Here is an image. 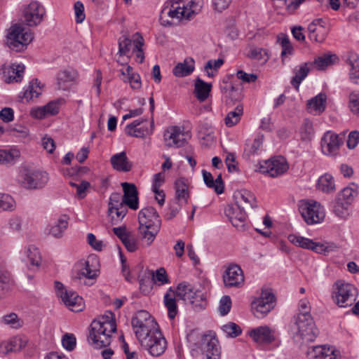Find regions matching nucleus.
Masks as SVG:
<instances>
[{
    "label": "nucleus",
    "instance_id": "f257e3e1",
    "mask_svg": "<svg viewBox=\"0 0 359 359\" xmlns=\"http://www.w3.org/2000/svg\"><path fill=\"white\" fill-rule=\"evenodd\" d=\"M201 7L199 0H168L161 12L159 20L163 26H171L175 24L174 19H189Z\"/></svg>",
    "mask_w": 359,
    "mask_h": 359
},
{
    "label": "nucleus",
    "instance_id": "f03ea898",
    "mask_svg": "<svg viewBox=\"0 0 359 359\" xmlns=\"http://www.w3.org/2000/svg\"><path fill=\"white\" fill-rule=\"evenodd\" d=\"M111 311L94 320L90 324L88 341L94 348H102L110 345L111 334L116 331V323Z\"/></svg>",
    "mask_w": 359,
    "mask_h": 359
},
{
    "label": "nucleus",
    "instance_id": "7ed1b4c3",
    "mask_svg": "<svg viewBox=\"0 0 359 359\" xmlns=\"http://www.w3.org/2000/svg\"><path fill=\"white\" fill-rule=\"evenodd\" d=\"M138 236L150 246L161 226V219L156 210L151 206L142 208L138 215Z\"/></svg>",
    "mask_w": 359,
    "mask_h": 359
},
{
    "label": "nucleus",
    "instance_id": "20e7f679",
    "mask_svg": "<svg viewBox=\"0 0 359 359\" xmlns=\"http://www.w3.org/2000/svg\"><path fill=\"white\" fill-rule=\"evenodd\" d=\"M291 331L294 342L299 347L313 342L319 333L311 315L307 313L297 314L294 317Z\"/></svg>",
    "mask_w": 359,
    "mask_h": 359
},
{
    "label": "nucleus",
    "instance_id": "39448f33",
    "mask_svg": "<svg viewBox=\"0 0 359 359\" xmlns=\"http://www.w3.org/2000/svg\"><path fill=\"white\" fill-rule=\"evenodd\" d=\"M49 174L44 170L22 168L18 175L19 185L27 190H41L48 183Z\"/></svg>",
    "mask_w": 359,
    "mask_h": 359
},
{
    "label": "nucleus",
    "instance_id": "423d86ee",
    "mask_svg": "<svg viewBox=\"0 0 359 359\" xmlns=\"http://www.w3.org/2000/svg\"><path fill=\"white\" fill-rule=\"evenodd\" d=\"M34 39V32L26 30L25 27L15 23L8 29L6 35L5 44L15 52L24 51Z\"/></svg>",
    "mask_w": 359,
    "mask_h": 359
},
{
    "label": "nucleus",
    "instance_id": "0eeeda50",
    "mask_svg": "<svg viewBox=\"0 0 359 359\" xmlns=\"http://www.w3.org/2000/svg\"><path fill=\"white\" fill-rule=\"evenodd\" d=\"M299 211L307 224L320 223L325 218V210L320 203L313 200L299 202Z\"/></svg>",
    "mask_w": 359,
    "mask_h": 359
},
{
    "label": "nucleus",
    "instance_id": "6e6552de",
    "mask_svg": "<svg viewBox=\"0 0 359 359\" xmlns=\"http://www.w3.org/2000/svg\"><path fill=\"white\" fill-rule=\"evenodd\" d=\"M46 16L43 5L38 1H32L22 10V19L25 25L30 27L39 25Z\"/></svg>",
    "mask_w": 359,
    "mask_h": 359
},
{
    "label": "nucleus",
    "instance_id": "1a4fd4ad",
    "mask_svg": "<svg viewBox=\"0 0 359 359\" xmlns=\"http://www.w3.org/2000/svg\"><path fill=\"white\" fill-rule=\"evenodd\" d=\"M276 297L271 289H263L260 297L251 303L252 311L258 318H263L275 306Z\"/></svg>",
    "mask_w": 359,
    "mask_h": 359
},
{
    "label": "nucleus",
    "instance_id": "9d476101",
    "mask_svg": "<svg viewBox=\"0 0 359 359\" xmlns=\"http://www.w3.org/2000/svg\"><path fill=\"white\" fill-rule=\"evenodd\" d=\"M337 292L334 294L336 304L340 307L351 306L355 301L356 288L352 284L339 280L335 283Z\"/></svg>",
    "mask_w": 359,
    "mask_h": 359
},
{
    "label": "nucleus",
    "instance_id": "9b49d317",
    "mask_svg": "<svg viewBox=\"0 0 359 359\" xmlns=\"http://www.w3.org/2000/svg\"><path fill=\"white\" fill-rule=\"evenodd\" d=\"M199 348L203 355V359H220L221 348L219 341L213 334L202 336Z\"/></svg>",
    "mask_w": 359,
    "mask_h": 359
},
{
    "label": "nucleus",
    "instance_id": "f8f14e48",
    "mask_svg": "<svg viewBox=\"0 0 359 359\" xmlns=\"http://www.w3.org/2000/svg\"><path fill=\"white\" fill-rule=\"evenodd\" d=\"M224 285L226 287H241L245 282L243 271L237 264L229 265L222 275Z\"/></svg>",
    "mask_w": 359,
    "mask_h": 359
},
{
    "label": "nucleus",
    "instance_id": "ddd939ff",
    "mask_svg": "<svg viewBox=\"0 0 359 359\" xmlns=\"http://www.w3.org/2000/svg\"><path fill=\"white\" fill-rule=\"evenodd\" d=\"M141 346L144 348L153 356L161 355L165 350L167 341L158 330L154 334L144 339L140 342Z\"/></svg>",
    "mask_w": 359,
    "mask_h": 359
},
{
    "label": "nucleus",
    "instance_id": "4468645a",
    "mask_svg": "<svg viewBox=\"0 0 359 359\" xmlns=\"http://www.w3.org/2000/svg\"><path fill=\"white\" fill-rule=\"evenodd\" d=\"M187 135L178 126L169 127L164 133V142L168 147H180L187 143Z\"/></svg>",
    "mask_w": 359,
    "mask_h": 359
},
{
    "label": "nucleus",
    "instance_id": "2eb2a0df",
    "mask_svg": "<svg viewBox=\"0 0 359 359\" xmlns=\"http://www.w3.org/2000/svg\"><path fill=\"white\" fill-rule=\"evenodd\" d=\"M321 149L326 155H336L342 144L339 135L331 131L326 132L321 138Z\"/></svg>",
    "mask_w": 359,
    "mask_h": 359
},
{
    "label": "nucleus",
    "instance_id": "dca6fc26",
    "mask_svg": "<svg viewBox=\"0 0 359 359\" xmlns=\"http://www.w3.org/2000/svg\"><path fill=\"white\" fill-rule=\"evenodd\" d=\"M123 203L130 209L136 210L139 208L138 191L135 184L122 182Z\"/></svg>",
    "mask_w": 359,
    "mask_h": 359
},
{
    "label": "nucleus",
    "instance_id": "f3484780",
    "mask_svg": "<svg viewBox=\"0 0 359 359\" xmlns=\"http://www.w3.org/2000/svg\"><path fill=\"white\" fill-rule=\"evenodd\" d=\"M60 297L65 304L74 312H79L83 309V298L72 290H65L61 292Z\"/></svg>",
    "mask_w": 359,
    "mask_h": 359
},
{
    "label": "nucleus",
    "instance_id": "a211bd4d",
    "mask_svg": "<svg viewBox=\"0 0 359 359\" xmlns=\"http://www.w3.org/2000/svg\"><path fill=\"white\" fill-rule=\"evenodd\" d=\"M225 214L235 227L244 226L247 217L245 207L238 208L237 204H236V206L228 205L225 209Z\"/></svg>",
    "mask_w": 359,
    "mask_h": 359
},
{
    "label": "nucleus",
    "instance_id": "6ab92c4d",
    "mask_svg": "<svg viewBox=\"0 0 359 359\" xmlns=\"http://www.w3.org/2000/svg\"><path fill=\"white\" fill-rule=\"evenodd\" d=\"M25 67L23 65L12 64L11 66H3L4 81L7 83L20 82L23 78Z\"/></svg>",
    "mask_w": 359,
    "mask_h": 359
},
{
    "label": "nucleus",
    "instance_id": "aec40b11",
    "mask_svg": "<svg viewBox=\"0 0 359 359\" xmlns=\"http://www.w3.org/2000/svg\"><path fill=\"white\" fill-rule=\"evenodd\" d=\"M265 168L264 172H266L272 177H276L287 170L288 165L283 158H273L265 162Z\"/></svg>",
    "mask_w": 359,
    "mask_h": 359
},
{
    "label": "nucleus",
    "instance_id": "412c9836",
    "mask_svg": "<svg viewBox=\"0 0 359 359\" xmlns=\"http://www.w3.org/2000/svg\"><path fill=\"white\" fill-rule=\"evenodd\" d=\"M77 76V72L73 69L60 71L57 76L58 88L63 90H69L74 84Z\"/></svg>",
    "mask_w": 359,
    "mask_h": 359
},
{
    "label": "nucleus",
    "instance_id": "4be33fe9",
    "mask_svg": "<svg viewBox=\"0 0 359 359\" xmlns=\"http://www.w3.org/2000/svg\"><path fill=\"white\" fill-rule=\"evenodd\" d=\"M110 163L112 168L119 172H127L133 168V163L128 160L125 151L111 156Z\"/></svg>",
    "mask_w": 359,
    "mask_h": 359
},
{
    "label": "nucleus",
    "instance_id": "5701e85b",
    "mask_svg": "<svg viewBox=\"0 0 359 359\" xmlns=\"http://www.w3.org/2000/svg\"><path fill=\"white\" fill-rule=\"evenodd\" d=\"M236 203L238 205V208L245 207V208H257V201L255 196L249 191L242 190L234 194Z\"/></svg>",
    "mask_w": 359,
    "mask_h": 359
},
{
    "label": "nucleus",
    "instance_id": "b1692460",
    "mask_svg": "<svg viewBox=\"0 0 359 359\" xmlns=\"http://www.w3.org/2000/svg\"><path fill=\"white\" fill-rule=\"evenodd\" d=\"M250 336L257 343H271L274 340L269 327H259L250 331Z\"/></svg>",
    "mask_w": 359,
    "mask_h": 359
},
{
    "label": "nucleus",
    "instance_id": "393cba45",
    "mask_svg": "<svg viewBox=\"0 0 359 359\" xmlns=\"http://www.w3.org/2000/svg\"><path fill=\"white\" fill-rule=\"evenodd\" d=\"M194 63L192 57H186L183 62H180L174 67L172 73L177 77L189 76L194 71Z\"/></svg>",
    "mask_w": 359,
    "mask_h": 359
},
{
    "label": "nucleus",
    "instance_id": "a878e982",
    "mask_svg": "<svg viewBox=\"0 0 359 359\" xmlns=\"http://www.w3.org/2000/svg\"><path fill=\"white\" fill-rule=\"evenodd\" d=\"M198 290H195L190 283L182 282L177 285L175 294L180 299L183 300L186 304H188Z\"/></svg>",
    "mask_w": 359,
    "mask_h": 359
},
{
    "label": "nucleus",
    "instance_id": "bb28decb",
    "mask_svg": "<svg viewBox=\"0 0 359 359\" xmlns=\"http://www.w3.org/2000/svg\"><path fill=\"white\" fill-rule=\"evenodd\" d=\"M27 344V341L20 337H14L8 341L4 342L0 345V351L3 353L10 352H16L20 351Z\"/></svg>",
    "mask_w": 359,
    "mask_h": 359
},
{
    "label": "nucleus",
    "instance_id": "cd10ccee",
    "mask_svg": "<svg viewBox=\"0 0 359 359\" xmlns=\"http://www.w3.org/2000/svg\"><path fill=\"white\" fill-rule=\"evenodd\" d=\"M97 262V259L95 257L88 258L85 262V266L80 271L77 273L75 278L82 279L83 278L88 279H95L98 275V270L95 268L93 269L94 263Z\"/></svg>",
    "mask_w": 359,
    "mask_h": 359
},
{
    "label": "nucleus",
    "instance_id": "c85d7f7f",
    "mask_svg": "<svg viewBox=\"0 0 359 359\" xmlns=\"http://www.w3.org/2000/svg\"><path fill=\"white\" fill-rule=\"evenodd\" d=\"M323 24H325V22L321 18H318L315 19L309 25V37L311 41L321 43L325 40L324 33L316 34V31H321L323 29Z\"/></svg>",
    "mask_w": 359,
    "mask_h": 359
},
{
    "label": "nucleus",
    "instance_id": "c756f323",
    "mask_svg": "<svg viewBox=\"0 0 359 359\" xmlns=\"http://www.w3.org/2000/svg\"><path fill=\"white\" fill-rule=\"evenodd\" d=\"M212 89V84L197 78L194 84V94L200 102H204L208 97Z\"/></svg>",
    "mask_w": 359,
    "mask_h": 359
},
{
    "label": "nucleus",
    "instance_id": "7c9ffc66",
    "mask_svg": "<svg viewBox=\"0 0 359 359\" xmlns=\"http://www.w3.org/2000/svg\"><path fill=\"white\" fill-rule=\"evenodd\" d=\"M135 334L139 342H142L144 339L154 334V332L158 331L157 324H144L140 327H132Z\"/></svg>",
    "mask_w": 359,
    "mask_h": 359
},
{
    "label": "nucleus",
    "instance_id": "2f4dec72",
    "mask_svg": "<svg viewBox=\"0 0 359 359\" xmlns=\"http://www.w3.org/2000/svg\"><path fill=\"white\" fill-rule=\"evenodd\" d=\"M310 69L309 67V63L304 62L294 69L293 72L294 76L291 80V84L293 87L298 90L302 81L307 76L309 73Z\"/></svg>",
    "mask_w": 359,
    "mask_h": 359
},
{
    "label": "nucleus",
    "instance_id": "473e14b6",
    "mask_svg": "<svg viewBox=\"0 0 359 359\" xmlns=\"http://www.w3.org/2000/svg\"><path fill=\"white\" fill-rule=\"evenodd\" d=\"M358 194V186L352 183L348 187L344 188L340 193L338 194L337 198L345 203V205H351L354 198Z\"/></svg>",
    "mask_w": 359,
    "mask_h": 359
},
{
    "label": "nucleus",
    "instance_id": "72a5a7b5",
    "mask_svg": "<svg viewBox=\"0 0 359 359\" xmlns=\"http://www.w3.org/2000/svg\"><path fill=\"white\" fill-rule=\"evenodd\" d=\"M13 282L11 274L0 269V300L11 290Z\"/></svg>",
    "mask_w": 359,
    "mask_h": 359
},
{
    "label": "nucleus",
    "instance_id": "f704fd0d",
    "mask_svg": "<svg viewBox=\"0 0 359 359\" xmlns=\"http://www.w3.org/2000/svg\"><path fill=\"white\" fill-rule=\"evenodd\" d=\"M41 94V82L38 79H35L31 81L28 86L25 88L23 92V95L20 96V98H25L27 101L33 99L34 97H38Z\"/></svg>",
    "mask_w": 359,
    "mask_h": 359
},
{
    "label": "nucleus",
    "instance_id": "c9c22d12",
    "mask_svg": "<svg viewBox=\"0 0 359 359\" xmlns=\"http://www.w3.org/2000/svg\"><path fill=\"white\" fill-rule=\"evenodd\" d=\"M175 295V292L170 287L164 296V304L168 309V316L170 319H174L177 313V306Z\"/></svg>",
    "mask_w": 359,
    "mask_h": 359
},
{
    "label": "nucleus",
    "instance_id": "e433bc0d",
    "mask_svg": "<svg viewBox=\"0 0 359 359\" xmlns=\"http://www.w3.org/2000/svg\"><path fill=\"white\" fill-rule=\"evenodd\" d=\"M144 324H157L151 315L144 310L137 311L132 318V327H140Z\"/></svg>",
    "mask_w": 359,
    "mask_h": 359
},
{
    "label": "nucleus",
    "instance_id": "4c0bfd02",
    "mask_svg": "<svg viewBox=\"0 0 359 359\" xmlns=\"http://www.w3.org/2000/svg\"><path fill=\"white\" fill-rule=\"evenodd\" d=\"M165 181V176L163 172H158L154 175L153 184H152V191L156 194L161 196V198L158 199L156 198L158 203L160 205H163L165 203V194L163 190L160 189V187L162 186Z\"/></svg>",
    "mask_w": 359,
    "mask_h": 359
},
{
    "label": "nucleus",
    "instance_id": "58836bf2",
    "mask_svg": "<svg viewBox=\"0 0 359 359\" xmlns=\"http://www.w3.org/2000/svg\"><path fill=\"white\" fill-rule=\"evenodd\" d=\"M68 226V218L67 216L60 217L57 221L53 224L49 229V234L56 238H60L63 236L64 231Z\"/></svg>",
    "mask_w": 359,
    "mask_h": 359
},
{
    "label": "nucleus",
    "instance_id": "ea45409f",
    "mask_svg": "<svg viewBox=\"0 0 359 359\" xmlns=\"http://www.w3.org/2000/svg\"><path fill=\"white\" fill-rule=\"evenodd\" d=\"M317 188L325 193L334 191L335 190V184L333 177L329 174H325L321 176L318 180Z\"/></svg>",
    "mask_w": 359,
    "mask_h": 359
},
{
    "label": "nucleus",
    "instance_id": "a19ab883",
    "mask_svg": "<svg viewBox=\"0 0 359 359\" xmlns=\"http://www.w3.org/2000/svg\"><path fill=\"white\" fill-rule=\"evenodd\" d=\"M175 188V198L174 200L180 203L184 202V203H187L189 198V191L188 187L184 181L182 179L176 180Z\"/></svg>",
    "mask_w": 359,
    "mask_h": 359
},
{
    "label": "nucleus",
    "instance_id": "79ce46f5",
    "mask_svg": "<svg viewBox=\"0 0 359 359\" xmlns=\"http://www.w3.org/2000/svg\"><path fill=\"white\" fill-rule=\"evenodd\" d=\"M327 97L325 94L320 93L308 102V107L318 113H322L325 109Z\"/></svg>",
    "mask_w": 359,
    "mask_h": 359
},
{
    "label": "nucleus",
    "instance_id": "37998d69",
    "mask_svg": "<svg viewBox=\"0 0 359 359\" xmlns=\"http://www.w3.org/2000/svg\"><path fill=\"white\" fill-rule=\"evenodd\" d=\"M25 253L30 266L36 267H39L40 266L41 257L37 248L34 245H29L26 249Z\"/></svg>",
    "mask_w": 359,
    "mask_h": 359
},
{
    "label": "nucleus",
    "instance_id": "c03bdc74",
    "mask_svg": "<svg viewBox=\"0 0 359 359\" xmlns=\"http://www.w3.org/2000/svg\"><path fill=\"white\" fill-rule=\"evenodd\" d=\"M243 111V106L238 105L233 111H231L227 114L224 119L225 124L228 127H232L237 124L241 120Z\"/></svg>",
    "mask_w": 359,
    "mask_h": 359
},
{
    "label": "nucleus",
    "instance_id": "a18cd8bd",
    "mask_svg": "<svg viewBox=\"0 0 359 359\" xmlns=\"http://www.w3.org/2000/svg\"><path fill=\"white\" fill-rule=\"evenodd\" d=\"M194 298L189 301L188 304L191 306V308L196 311L204 309L207 305L206 298L204 294L198 290L193 297Z\"/></svg>",
    "mask_w": 359,
    "mask_h": 359
},
{
    "label": "nucleus",
    "instance_id": "49530a36",
    "mask_svg": "<svg viewBox=\"0 0 359 359\" xmlns=\"http://www.w3.org/2000/svg\"><path fill=\"white\" fill-rule=\"evenodd\" d=\"M348 64L351 66L349 77L354 83L359 79V57L356 54H351L348 58Z\"/></svg>",
    "mask_w": 359,
    "mask_h": 359
},
{
    "label": "nucleus",
    "instance_id": "de8ad7c7",
    "mask_svg": "<svg viewBox=\"0 0 359 359\" xmlns=\"http://www.w3.org/2000/svg\"><path fill=\"white\" fill-rule=\"evenodd\" d=\"M262 144V139L259 137H256L250 144H246L244 150L243 156L250 160V158L257 154Z\"/></svg>",
    "mask_w": 359,
    "mask_h": 359
},
{
    "label": "nucleus",
    "instance_id": "09e8293b",
    "mask_svg": "<svg viewBox=\"0 0 359 359\" xmlns=\"http://www.w3.org/2000/svg\"><path fill=\"white\" fill-rule=\"evenodd\" d=\"M123 196L118 192H114L109 197L108 203V215L114 214V209H118V207L125 206L123 203Z\"/></svg>",
    "mask_w": 359,
    "mask_h": 359
},
{
    "label": "nucleus",
    "instance_id": "8fccbe9b",
    "mask_svg": "<svg viewBox=\"0 0 359 359\" xmlns=\"http://www.w3.org/2000/svg\"><path fill=\"white\" fill-rule=\"evenodd\" d=\"M287 238L291 243L304 249L309 250L311 245L313 244V241L312 240L295 234H290Z\"/></svg>",
    "mask_w": 359,
    "mask_h": 359
},
{
    "label": "nucleus",
    "instance_id": "3c124183",
    "mask_svg": "<svg viewBox=\"0 0 359 359\" xmlns=\"http://www.w3.org/2000/svg\"><path fill=\"white\" fill-rule=\"evenodd\" d=\"M15 207V202L12 196L6 194H0V212L12 211Z\"/></svg>",
    "mask_w": 359,
    "mask_h": 359
},
{
    "label": "nucleus",
    "instance_id": "603ef678",
    "mask_svg": "<svg viewBox=\"0 0 359 359\" xmlns=\"http://www.w3.org/2000/svg\"><path fill=\"white\" fill-rule=\"evenodd\" d=\"M1 322L15 329L21 327L23 324V321L20 319L15 313H11L4 316L1 319Z\"/></svg>",
    "mask_w": 359,
    "mask_h": 359
},
{
    "label": "nucleus",
    "instance_id": "864d4df0",
    "mask_svg": "<svg viewBox=\"0 0 359 359\" xmlns=\"http://www.w3.org/2000/svg\"><path fill=\"white\" fill-rule=\"evenodd\" d=\"M349 205L348 204L345 205L344 201L336 198L332 205L333 212L337 217L344 218L348 215L347 210Z\"/></svg>",
    "mask_w": 359,
    "mask_h": 359
},
{
    "label": "nucleus",
    "instance_id": "5fc2aeb1",
    "mask_svg": "<svg viewBox=\"0 0 359 359\" xmlns=\"http://www.w3.org/2000/svg\"><path fill=\"white\" fill-rule=\"evenodd\" d=\"M64 103L65 100L62 98L49 102L43 106L47 116H53L58 114L60 105Z\"/></svg>",
    "mask_w": 359,
    "mask_h": 359
},
{
    "label": "nucleus",
    "instance_id": "6e6d98bb",
    "mask_svg": "<svg viewBox=\"0 0 359 359\" xmlns=\"http://www.w3.org/2000/svg\"><path fill=\"white\" fill-rule=\"evenodd\" d=\"M348 107L351 111L356 116H359V92L353 91L348 96Z\"/></svg>",
    "mask_w": 359,
    "mask_h": 359
},
{
    "label": "nucleus",
    "instance_id": "4d7b16f0",
    "mask_svg": "<svg viewBox=\"0 0 359 359\" xmlns=\"http://www.w3.org/2000/svg\"><path fill=\"white\" fill-rule=\"evenodd\" d=\"M132 41L126 36L123 35L118 39V54L120 55H128L131 48Z\"/></svg>",
    "mask_w": 359,
    "mask_h": 359
},
{
    "label": "nucleus",
    "instance_id": "13d9d810",
    "mask_svg": "<svg viewBox=\"0 0 359 359\" xmlns=\"http://www.w3.org/2000/svg\"><path fill=\"white\" fill-rule=\"evenodd\" d=\"M333 58H336L335 55L325 54L323 56L318 57L315 60L314 64L318 69H323L328 65L332 64Z\"/></svg>",
    "mask_w": 359,
    "mask_h": 359
},
{
    "label": "nucleus",
    "instance_id": "bf43d9fd",
    "mask_svg": "<svg viewBox=\"0 0 359 359\" xmlns=\"http://www.w3.org/2000/svg\"><path fill=\"white\" fill-rule=\"evenodd\" d=\"M222 330L226 334L227 337L235 338L242 332L241 327L235 323L229 322L222 326Z\"/></svg>",
    "mask_w": 359,
    "mask_h": 359
},
{
    "label": "nucleus",
    "instance_id": "052dcab7",
    "mask_svg": "<svg viewBox=\"0 0 359 359\" xmlns=\"http://www.w3.org/2000/svg\"><path fill=\"white\" fill-rule=\"evenodd\" d=\"M152 280L156 283H158L159 285L169 283L165 269L161 267L157 269L155 273L152 272Z\"/></svg>",
    "mask_w": 359,
    "mask_h": 359
},
{
    "label": "nucleus",
    "instance_id": "680f3d73",
    "mask_svg": "<svg viewBox=\"0 0 359 359\" xmlns=\"http://www.w3.org/2000/svg\"><path fill=\"white\" fill-rule=\"evenodd\" d=\"M18 156V151H8L6 150L0 149V164H13L15 161V158Z\"/></svg>",
    "mask_w": 359,
    "mask_h": 359
},
{
    "label": "nucleus",
    "instance_id": "e2e57ef3",
    "mask_svg": "<svg viewBox=\"0 0 359 359\" xmlns=\"http://www.w3.org/2000/svg\"><path fill=\"white\" fill-rule=\"evenodd\" d=\"M327 348H329V346L326 345L312 346L309 348L307 354L311 358L323 359Z\"/></svg>",
    "mask_w": 359,
    "mask_h": 359
},
{
    "label": "nucleus",
    "instance_id": "0e129e2a",
    "mask_svg": "<svg viewBox=\"0 0 359 359\" xmlns=\"http://www.w3.org/2000/svg\"><path fill=\"white\" fill-rule=\"evenodd\" d=\"M301 138L303 140H310L313 133V124L311 121L306 119L300 129Z\"/></svg>",
    "mask_w": 359,
    "mask_h": 359
},
{
    "label": "nucleus",
    "instance_id": "69168bd1",
    "mask_svg": "<svg viewBox=\"0 0 359 359\" xmlns=\"http://www.w3.org/2000/svg\"><path fill=\"white\" fill-rule=\"evenodd\" d=\"M63 347L67 351H72L76 347V339L73 334H65L62 339Z\"/></svg>",
    "mask_w": 359,
    "mask_h": 359
},
{
    "label": "nucleus",
    "instance_id": "338daca9",
    "mask_svg": "<svg viewBox=\"0 0 359 359\" xmlns=\"http://www.w3.org/2000/svg\"><path fill=\"white\" fill-rule=\"evenodd\" d=\"M231 300L229 296L225 295L219 301V311L222 316H225L230 311Z\"/></svg>",
    "mask_w": 359,
    "mask_h": 359
},
{
    "label": "nucleus",
    "instance_id": "774afa93",
    "mask_svg": "<svg viewBox=\"0 0 359 359\" xmlns=\"http://www.w3.org/2000/svg\"><path fill=\"white\" fill-rule=\"evenodd\" d=\"M323 359H341V354L339 349L329 346V348H326Z\"/></svg>",
    "mask_w": 359,
    "mask_h": 359
}]
</instances>
